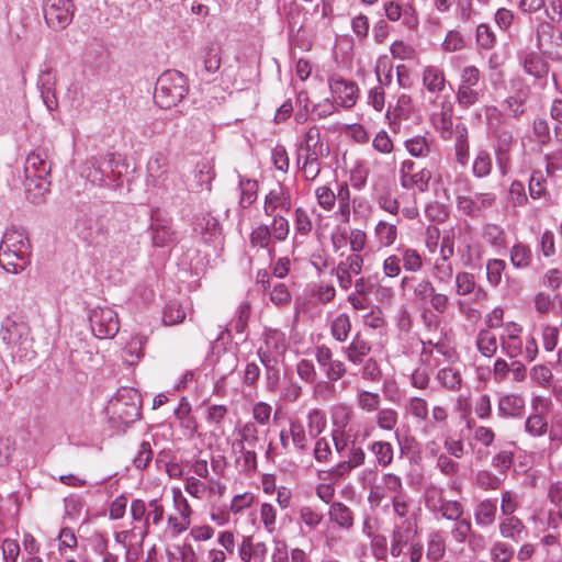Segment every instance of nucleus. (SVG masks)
<instances>
[{"label": "nucleus", "mask_w": 562, "mask_h": 562, "mask_svg": "<svg viewBox=\"0 0 562 562\" xmlns=\"http://www.w3.org/2000/svg\"><path fill=\"white\" fill-rule=\"evenodd\" d=\"M524 71L535 78V85L544 89L550 71L549 64L536 52H528L521 58Z\"/></svg>", "instance_id": "obj_7"}, {"label": "nucleus", "mask_w": 562, "mask_h": 562, "mask_svg": "<svg viewBox=\"0 0 562 562\" xmlns=\"http://www.w3.org/2000/svg\"><path fill=\"white\" fill-rule=\"evenodd\" d=\"M369 448L371 452L374 454L379 465H381L382 468H386L392 463L394 450L390 442L382 440L373 441Z\"/></svg>", "instance_id": "obj_28"}, {"label": "nucleus", "mask_w": 562, "mask_h": 562, "mask_svg": "<svg viewBox=\"0 0 562 562\" xmlns=\"http://www.w3.org/2000/svg\"><path fill=\"white\" fill-rule=\"evenodd\" d=\"M509 199L515 206H522L528 202L525 186L521 181L515 180L509 187Z\"/></svg>", "instance_id": "obj_61"}, {"label": "nucleus", "mask_w": 562, "mask_h": 562, "mask_svg": "<svg viewBox=\"0 0 562 562\" xmlns=\"http://www.w3.org/2000/svg\"><path fill=\"white\" fill-rule=\"evenodd\" d=\"M337 266L342 267L345 271L351 274L358 276L362 271L363 258L359 254H351Z\"/></svg>", "instance_id": "obj_64"}, {"label": "nucleus", "mask_w": 562, "mask_h": 562, "mask_svg": "<svg viewBox=\"0 0 562 562\" xmlns=\"http://www.w3.org/2000/svg\"><path fill=\"white\" fill-rule=\"evenodd\" d=\"M270 301L278 307L288 306L291 303L292 296L284 283H276L269 292Z\"/></svg>", "instance_id": "obj_44"}, {"label": "nucleus", "mask_w": 562, "mask_h": 562, "mask_svg": "<svg viewBox=\"0 0 562 562\" xmlns=\"http://www.w3.org/2000/svg\"><path fill=\"white\" fill-rule=\"evenodd\" d=\"M238 552L243 562H250L251 559L263 560L266 558L267 548L262 542L252 544L250 538H243Z\"/></svg>", "instance_id": "obj_25"}, {"label": "nucleus", "mask_w": 562, "mask_h": 562, "mask_svg": "<svg viewBox=\"0 0 562 562\" xmlns=\"http://www.w3.org/2000/svg\"><path fill=\"white\" fill-rule=\"evenodd\" d=\"M271 159L274 167L283 172L289 170V156L283 145L277 144L271 150Z\"/></svg>", "instance_id": "obj_57"}, {"label": "nucleus", "mask_w": 562, "mask_h": 562, "mask_svg": "<svg viewBox=\"0 0 562 562\" xmlns=\"http://www.w3.org/2000/svg\"><path fill=\"white\" fill-rule=\"evenodd\" d=\"M282 209L284 211H290L291 209V199L289 189L284 188L282 184H278L277 189L270 190V192L266 195L265 199V214L270 216L278 209Z\"/></svg>", "instance_id": "obj_12"}, {"label": "nucleus", "mask_w": 562, "mask_h": 562, "mask_svg": "<svg viewBox=\"0 0 562 562\" xmlns=\"http://www.w3.org/2000/svg\"><path fill=\"white\" fill-rule=\"evenodd\" d=\"M188 92V78L178 70H167L156 81L154 101L161 109H170L180 103Z\"/></svg>", "instance_id": "obj_3"}, {"label": "nucleus", "mask_w": 562, "mask_h": 562, "mask_svg": "<svg viewBox=\"0 0 562 562\" xmlns=\"http://www.w3.org/2000/svg\"><path fill=\"white\" fill-rule=\"evenodd\" d=\"M445 553V541L439 533H431L428 539L427 558L438 561Z\"/></svg>", "instance_id": "obj_52"}, {"label": "nucleus", "mask_w": 562, "mask_h": 562, "mask_svg": "<svg viewBox=\"0 0 562 562\" xmlns=\"http://www.w3.org/2000/svg\"><path fill=\"white\" fill-rule=\"evenodd\" d=\"M319 130L316 126L311 127L304 135V139L299 149L297 164L300 165L302 151L305 153L302 168H306L307 164H316V169L312 177L307 180H314L321 172L318 156L323 155V144H319Z\"/></svg>", "instance_id": "obj_6"}, {"label": "nucleus", "mask_w": 562, "mask_h": 562, "mask_svg": "<svg viewBox=\"0 0 562 562\" xmlns=\"http://www.w3.org/2000/svg\"><path fill=\"white\" fill-rule=\"evenodd\" d=\"M238 187L240 189V201L239 204L243 209L249 207L257 199L258 182L252 179L238 176Z\"/></svg>", "instance_id": "obj_26"}, {"label": "nucleus", "mask_w": 562, "mask_h": 562, "mask_svg": "<svg viewBox=\"0 0 562 562\" xmlns=\"http://www.w3.org/2000/svg\"><path fill=\"white\" fill-rule=\"evenodd\" d=\"M215 170L213 166L207 161H202L196 164L195 166V181L196 184L203 189L205 188L207 191H211L212 181L215 179Z\"/></svg>", "instance_id": "obj_31"}, {"label": "nucleus", "mask_w": 562, "mask_h": 562, "mask_svg": "<svg viewBox=\"0 0 562 562\" xmlns=\"http://www.w3.org/2000/svg\"><path fill=\"white\" fill-rule=\"evenodd\" d=\"M476 485L485 491L497 490L503 480L487 470H481L475 475Z\"/></svg>", "instance_id": "obj_47"}, {"label": "nucleus", "mask_w": 562, "mask_h": 562, "mask_svg": "<svg viewBox=\"0 0 562 562\" xmlns=\"http://www.w3.org/2000/svg\"><path fill=\"white\" fill-rule=\"evenodd\" d=\"M329 88L336 104L346 109L355 105L359 91L356 82L333 76L329 78Z\"/></svg>", "instance_id": "obj_8"}, {"label": "nucleus", "mask_w": 562, "mask_h": 562, "mask_svg": "<svg viewBox=\"0 0 562 562\" xmlns=\"http://www.w3.org/2000/svg\"><path fill=\"white\" fill-rule=\"evenodd\" d=\"M4 251H15L16 254H30V243L25 231L15 226L8 228L2 234V246Z\"/></svg>", "instance_id": "obj_11"}, {"label": "nucleus", "mask_w": 562, "mask_h": 562, "mask_svg": "<svg viewBox=\"0 0 562 562\" xmlns=\"http://www.w3.org/2000/svg\"><path fill=\"white\" fill-rule=\"evenodd\" d=\"M413 536L412 522L409 520H405L401 526H397L393 530L391 554L394 558H398L403 553L404 548L412 541Z\"/></svg>", "instance_id": "obj_18"}, {"label": "nucleus", "mask_w": 562, "mask_h": 562, "mask_svg": "<svg viewBox=\"0 0 562 562\" xmlns=\"http://www.w3.org/2000/svg\"><path fill=\"white\" fill-rule=\"evenodd\" d=\"M186 318V312L178 302L167 304L164 312V323L175 325L181 323Z\"/></svg>", "instance_id": "obj_50"}, {"label": "nucleus", "mask_w": 562, "mask_h": 562, "mask_svg": "<svg viewBox=\"0 0 562 562\" xmlns=\"http://www.w3.org/2000/svg\"><path fill=\"white\" fill-rule=\"evenodd\" d=\"M299 376L307 383H314L317 378L315 366L311 360L302 359L296 364Z\"/></svg>", "instance_id": "obj_62"}, {"label": "nucleus", "mask_w": 562, "mask_h": 562, "mask_svg": "<svg viewBox=\"0 0 562 562\" xmlns=\"http://www.w3.org/2000/svg\"><path fill=\"white\" fill-rule=\"evenodd\" d=\"M513 461H514V453L512 451L503 450L493 457L492 465L501 474H505L510 469Z\"/></svg>", "instance_id": "obj_59"}, {"label": "nucleus", "mask_w": 562, "mask_h": 562, "mask_svg": "<svg viewBox=\"0 0 562 562\" xmlns=\"http://www.w3.org/2000/svg\"><path fill=\"white\" fill-rule=\"evenodd\" d=\"M54 75L50 70L40 74L37 85L40 87L41 97L48 111H54L58 106L57 98L54 91Z\"/></svg>", "instance_id": "obj_20"}, {"label": "nucleus", "mask_w": 562, "mask_h": 562, "mask_svg": "<svg viewBox=\"0 0 562 562\" xmlns=\"http://www.w3.org/2000/svg\"><path fill=\"white\" fill-rule=\"evenodd\" d=\"M203 66L209 74H215L221 67L220 47L209 43L203 49Z\"/></svg>", "instance_id": "obj_34"}, {"label": "nucleus", "mask_w": 562, "mask_h": 562, "mask_svg": "<svg viewBox=\"0 0 562 562\" xmlns=\"http://www.w3.org/2000/svg\"><path fill=\"white\" fill-rule=\"evenodd\" d=\"M27 327L18 315L8 316L2 321V341L12 348L11 357L15 358L14 347L22 344L23 337L26 335Z\"/></svg>", "instance_id": "obj_9"}, {"label": "nucleus", "mask_w": 562, "mask_h": 562, "mask_svg": "<svg viewBox=\"0 0 562 562\" xmlns=\"http://www.w3.org/2000/svg\"><path fill=\"white\" fill-rule=\"evenodd\" d=\"M537 45L540 49L547 46L562 47V32L551 22H541L537 29Z\"/></svg>", "instance_id": "obj_16"}, {"label": "nucleus", "mask_w": 562, "mask_h": 562, "mask_svg": "<svg viewBox=\"0 0 562 562\" xmlns=\"http://www.w3.org/2000/svg\"><path fill=\"white\" fill-rule=\"evenodd\" d=\"M497 512V499H484L474 510L475 521L480 526H490L495 520Z\"/></svg>", "instance_id": "obj_23"}, {"label": "nucleus", "mask_w": 562, "mask_h": 562, "mask_svg": "<svg viewBox=\"0 0 562 562\" xmlns=\"http://www.w3.org/2000/svg\"><path fill=\"white\" fill-rule=\"evenodd\" d=\"M438 381L447 389L457 390L461 386V375L452 368H443L437 374Z\"/></svg>", "instance_id": "obj_45"}, {"label": "nucleus", "mask_w": 562, "mask_h": 562, "mask_svg": "<svg viewBox=\"0 0 562 562\" xmlns=\"http://www.w3.org/2000/svg\"><path fill=\"white\" fill-rule=\"evenodd\" d=\"M476 345L479 351L485 357H492L497 349L496 338L488 331L482 330L477 335Z\"/></svg>", "instance_id": "obj_43"}, {"label": "nucleus", "mask_w": 562, "mask_h": 562, "mask_svg": "<svg viewBox=\"0 0 562 562\" xmlns=\"http://www.w3.org/2000/svg\"><path fill=\"white\" fill-rule=\"evenodd\" d=\"M43 12L48 27L61 31L71 23L75 5L72 0H44Z\"/></svg>", "instance_id": "obj_4"}, {"label": "nucleus", "mask_w": 562, "mask_h": 562, "mask_svg": "<svg viewBox=\"0 0 562 562\" xmlns=\"http://www.w3.org/2000/svg\"><path fill=\"white\" fill-rule=\"evenodd\" d=\"M456 284L459 295H468L474 290V276L469 272H459L456 277Z\"/></svg>", "instance_id": "obj_58"}, {"label": "nucleus", "mask_w": 562, "mask_h": 562, "mask_svg": "<svg viewBox=\"0 0 562 562\" xmlns=\"http://www.w3.org/2000/svg\"><path fill=\"white\" fill-rule=\"evenodd\" d=\"M379 285V277L378 274L361 277L355 281V290L356 294L360 296H367L373 292V290Z\"/></svg>", "instance_id": "obj_53"}, {"label": "nucleus", "mask_w": 562, "mask_h": 562, "mask_svg": "<svg viewBox=\"0 0 562 562\" xmlns=\"http://www.w3.org/2000/svg\"><path fill=\"white\" fill-rule=\"evenodd\" d=\"M90 327L99 339L113 338L120 328L116 313L110 307H97L89 314Z\"/></svg>", "instance_id": "obj_5"}, {"label": "nucleus", "mask_w": 562, "mask_h": 562, "mask_svg": "<svg viewBox=\"0 0 562 562\" xmlns=\"http://www.w3.org/2000/svg\"><path fill=\"white\" fill-rule=\"evenodd\" d=\"M531 249L521 243L515 244L510 249V261L515 268L522 269L530 265Z\"/></svg>", "instance_id": "obj_35"}, {"label": "nucleus", "mask_w": 562, "mask_h": 562, "mask_svg": "<svg viewBox=\"0 0 562 562\" xmlns=\"http://www.w3.org/2000/svg\"><path fill=\"white\" fill-rule=\"evenodd\" d=\"M351 329L350 318L347 314H339L330 326L333 337L338 341H345Z\"/></svg>", "instance_id": "obj_38"}, {"label": "nucleus", "mask_w": 562, "mask_h": 562, "mask_svg": "<svg viewBox=\"0 0 562 562\" xmlns=\"http://www.w3.org/2000/svg\"><path fill=\"white\" fill-rule=\"evenodd\" d=\"M371 351V344L357 333L348 347L345 348L347 359L353 364H360Z\"/></svg>", "instance_id": "obj_19"}, {"label": "nucleus", "mask_w": 562, "mask_h": 562, "mask_svg": "<svg viewBox=\"0 0 562 562\" xmlns=\"http://www.w3.org/2000/svg\"><path fill=\"white\" fill-rule=\"evenodd\" d=\"M99 159L105 173L106 187H119L122 178L120 167L124 166L120 160L119 155L115 153H108L105 155H100Z\"/></svg>", "instance_id": "obj_13"}, {"label": "nucleus", "mask_w": 562, "mask_h": 562, "mask_svg": "<svg viewBox=\"0 0 562 562\" xmlns=\"http://www.w3.org/2000/svg\"><path fill=\"white\" fill-rule=\"evenodd\" d=\"M30 254H16L15 251H4L2 247V270L11 273L22 272L30 263Z\"/></svg>", "instance_id": "obj_22"}, {"label": "nucleus", "mask_w": 562, "mask_h": 562, "mask_svg": "<svg viewBox=\"0 0 562 562\" xmlns=\"http://www.w3.org/2000/svg\"><path fill=\"white\" fill-rule=\"evenodd\" d=\"M149 509L147 510V516L144 521V530L143 536L147 535L149 531L150 525L157 526L162 521L165 509L158 499H151L148 503Z\"/></svg>", "instance_id": "obj_37"}, {"label": "nucleus", "mask_w": 562, "mask_h": 562, "mask_svg": "<svg viewBox=\"0 0 562 562\" xmlns=\"http://www.w3.org/2000/svg\"><path fill=\"white\" fill-rule=\"evenodd\" d=\"M308 432L316 438L326 427V418L319 409H312L307 415Z\"/></svg>", "instance_id": "obj_46"}, {"label": "nucleus", "mask_w": 562, "mask_h": 562, "mask_svg": "<svg viewBox=\"0 0 562 562\" xmlns=\"http://www.w3.org/2000/svg\"><path fill=\"white\" fill-rule=\"evenodd\" d=\"M151 241L155 247H167L176 241V234L166 220H154L150 224Z\"/></svg>", "instance_id": "obj_14"}, {"label": "nucleus", "mask_w": 562, "mask_h": 562, "mask_svg": "<svg viewBox=\"0 0 562 562\" xmlns=\"http://www.w3.org/2000/svg\"><path fill=\"white\" fill-rule=\"evenodd\" d=\"M76 225L79 237L88 245L98 243L99 237L103 234L100 223L91 216L78 218Z\"/></svg>", "instance_id": "obj_17"}, {"label": "nucleus", "mask_w": 562, "mask_h": 562, "mask_svg": "<svg viewBox=\"0 0 562 562\" xmlns=\"http://www.w3.org/2000/svg\"><path fill=\"white\" fill-rule=\"evenodd\" d=\"M86 166L85 172L87 179L93 184L106 187V178L104 170L101 167L99 156L88 159Z\"/></svg>", "instance_id": "obj_32"}, {"label": "nucleus", "mask_w": 562, "mask_h": 562, "mask_svg": "<svg viewBox=\"0 0 562 562\" xmlns=\"http://www.w3.org/2000/svg\"><path fill=\"white\" fill-rule=\"evenodd\" d=\"M423 82L428 91L440 92L445 88L443 72L435 67H427L423 74Z\"/></svg>", "instance_id": "obj_30"}, {"label": "nucleus", "mask_w": 562, "mask_h": 562, "mask_svg": "<svg viewBox=\"0 0 562 562\" xmlns=\"http://www.w3.org/2000/svg\"><path fill=\"white\" fill-rule=\"evenodd\" d=\"M198 226L201 227V234L205 243L215 241L222 236V225L214 216H203L198 223Z\"/></svg>", "instance_id": "obj_27"}, {"label": "nucleus", "mask_w": 562, "mask_h": 562, "mask_svg": "<svg viewBox=\"0 0 562 562\" xmlns=\"http://www.w3.org/2000/svg\"><path fill=\"white\" fill-rule=\"evenodd\" d=\"M108 414L112 427L125 431L142 416L140 393L133 387H120L109 403Z\"/></svg>", "instance_id": "obj_2"}, {"label": "nucleus", "mask_w": 562, "mask_h": 562, "mask_svg": "<svg viewBox=\"0 0 562 562\" xmlns=\"http://www.w3.org/2000/svg\"><path fill=\"white\" fill-rule=\"evenodd\" d=\"M458 103L463 108H470L479 100V92L474 91L472 87L459 86L457 93Z\"/></svg>", "instance_id": "obj_63"}, {"label": "nucleus", "mask_w": 562, "mask_h": 562, "mask_svg": "<svg viewBox=\"0 0 562 562\" xmlns=\"http://www.w3.org/2000/svg\"><path fill=\"white\" fill-rule=\"evenodd\" d=\"M397 412L393 408H383L378 412L376 424L381 429L392 430L397 424Z\"/></svg>", "instance_id": "obj_55"}, {"label": "nucleus", "mask_w": 562, "mask_h": 562, "mask_svg": "<svg viewBox=\"0 0 562 562\" xmlns=\"http://www.w3.org/2000/svg\"><path fill=\"white\" fill-rule=\"evenodd\" d=\"M404 269L407 271H419L423 267V260L419 252L412 248H404L402 251Z\"/></svg>", "instance_id": "obj_51"}, {"label": "nucleus", "mask_w": 562, "mask_h": 562, "mask_svg": "<svg viewBox=\"0 0 562 562\" xmlns=\"http://www.w3.org/2000/svg\"><path fill=\"white\" fill-rule=\"evenodd\" d=\"M547 428L548 424L546 419L539 414L530 415L525 423L526 431L535 437L543 435Z\"/></svg>", "instance_id": "obj_54"}, {"label": "nucleus", "mask_w": 562, "mask_h": 562, "mask_svg": "<svg viewBox=\"0 0 562 562\" xmlns=\"http://www.w3.org/2000/svg\"><path fill=\"white\" fill-rule=\"evenodd\" d=\"M473 175L476 178H484L492 171V157L488 151L480 150L473 161Z\"/></svg>", "instance_id": "obj_40"}, {"label": "nucleus", "mask_w": 562, "mask_h": 562, "mask_svg": "<svg viewBox=\"0 0 562 562\" xmlns=\"http://www.w3.org/2000/svg\"><path fill=\"white\" fill-rule=\"evenodd\" d=\"M52 164L46 151L37 149L30 153L25 159L23 177L18 171L12 181L8 180L11 191L23 189L25 199L33 204L44 202L45 195L49 192Z\"/></svg>", "instance_id": "obj_1"}, {"label": "nucleus", "mask_w": 562, "mask_h": 562, "mask_svg": "<svg viewBox=\"0 0 562 562\" xmlns=\"http://www.w3.org/2000/svg\"><path fill=\"white\" fill-rule=\"evenodd\" d=\"M375 234L383 246H391L397 237V228L395 224L380 221L375 226Z\"/></svg>", "instance_id": "obj_42"}, {"label": "nucleus", "mask_w": 562, "mask_h": 562, "mask_svg": "<svg viewBox=\"0 0 562 562\" xmlns=\"http://www.w3.org/2000/svg\"><path fill=\"white\" fill-rule=\"evenodd\" d=\"M168 158L165 154L155 153L147 162V182L154 187L159 186L167 175Z\"/></svg>", "instance_id": "obj_15"}, {"label": "nucleus", "mask_w": 562, "mask_h": 562, "mask_svg": "<svg viewBox=\"0 0 562 562\" xmlns=\"http://www.w3.org/2000/svg\"><path fill=\"white\" fill-rule=\"evenodd\" d=\"M493 562H509L514 557V548L504 542L494 544L491 550Z\"/></svg>", "instance_id": "obj_60"}, {"label": "nucleus", "mask_w": 562, "mask_h": 562, "mask_svg": "<svg viewBox=\"0 0 562 562\" xmlns=\"http://www.w3.org/2000/svg\"><path fill=\"white\" fill-rule=\"evenodd\" d=\"M499 530L503 537L517 539L525 530V525L518 517L509 516L501 522Z\"/></svg>", "instance_id": "obj_39"}, {"label": "nucleus", "mask_w": 562, "mask_h": 562, "mask_svg": "<svg viewBox=\"0 0 562 562\" xmlns=\"http://www.w3.org/2000/svg\"><path fill=\"white\" fill-rule=\"evenodd\" d=\"M271 239V231L268 225H259L250 233V245L252 247L268 248Z\"/></svg>", "instance_id": "obj_49"}, {"label": "nucleus", "mask_w": 562, "mask_h": 562, "mask_svg": "<svg viewBox=\"0 0 562 562\" xmlns=\"http://www.w3.org/2000/svg\"><path fill=\"white\" fill-rule=\"evenodd\" d=\"M236 458V468L240 473L250 475L257 470V453L254 450H246Z\"/></svg>", "instance_id": "obj_41"}, {"label": "nucleus", "mask_w": 562, "mask_h": 562, "mask_svg": "<svg viewBox=\"0 0 562 562\" xmlns=\"http://www.w3.org/2000/svg\"><path fill=\"white\" fill-rule=\"evenodd\" d=\"M439 503L437 506L430 497L426 499V506L434 512H439L443 518L454 521L461 519L463 508L458 501L439 499Z\"/></svg>", "instance_id": "obj_21"}, {"label": "nucleus", "mask_w": 562, "mask_h": 562, "mask_svg": "<svg viewBox=\"0 0 562 562\" xmlns=\"http://www.w3.org/2000/svg\"><path fill=\"white\" fill-rule=\"evenodd\" d=\"M329 517L341 528L350 529L353 526V514L344 503H333L329 508Z\"/></svg>", "instance_id": "obj_24"}, {"label": "nucleus", "mask_w": 562, "mask_h": 562, "mask_svg": "<svg viewBox=\"0 0 562 562\" xmlns=\"http://www.w3.org/2000/svg\"><path fill=\"white\" fill-rule=\"evenodd\" d=\"M525 398L517 394L503 395L498 400L497 412L504 418H520L525 413Z\"/></svg>", "instance_id": "obj_10"}, {"label": "nucleus", "mask_w": 562, "mask_h": 562, "mask_svg": "<svg viewBox=\"0 0 562 562\" xmlns=\"http://www.w3.org/2000/svg\"><path fill=\"white\" fill-rule=\"evenodd\" d=\"M513 143V134L509 131H502L497 134V142L495 146L497 164L503 168L508 160V153Z\"/></svg>", "instance_id": "obj_29"}, {"label": "nucleus", "mask_w": 562, "mask_h": 562, "mask_svg": "<svg viewBox=\"0 0 562 562\" xmlns=\"http://www.w3.org/2000/svg\"><path fill=\"white\" fill-rule=\"evenodd\" d=\"M436 293V289L429 280H420L413 288V300L418 305L426 307L430 297Z\"/></svg>", "instance_id": "obj_33"}, {"label": "nucleus", "mask_w": 562, "mask_h": 562, "mask_svg": "<svg viewBox=\"0 0 562 562\" xmlns=\"http://www.w3.org/2000/svg\"><path fill=\"white\" fill-rule=\"evenodd\" d=\"M528 94H529V89L525 88V89L518 90L515 94L509 95L505 100L507 110L513 117H518L525 112L524 105L526 103Z\"/></svg>", "instance_id": "obj_36"}, {"label": "nucleus", "mask_w": 562, "mask_h": 562, "mask_svg": "<svg viewBox=\"0 0 562 562\" xmlns=\"http://www.w3.org/2000/svg\"><path fill=\"white\" fill-rule=\"evenodd\" d=\"M153 459V449L149 441H142L139 445V449L135 458L133 459V464L135 468L139 470H144L148 467L149 462Z\"/></svg>", "instance_id": "obj_56"}, {"label": "nucleus", "mask_w": 562, "mask_h": 562, "mask_svg": "<svg viewBox=\"0 0 562 562\" xmlns=\"http://www.w3.org/2000/svg\"><path fill=\"white\" fill-rule=\"evenodd\" d=\"M506 263L502 259H490L486 263L487 281L491 285L497 286L501 283Z\"/></svg>", "instance_id": "obj_48"}]
</instances>
